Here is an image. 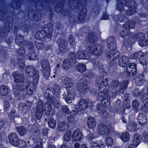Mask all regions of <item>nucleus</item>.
<instances>
[{
  "instance_id": "f257e3e1",
  "label": "nucleus",
  "mask_w": 148,
  "mask_h": 148,
  "mask_svg": "<svg viewBox=\"0 0 148 148\" xmlns=\"http://www.w3.org/2000/svg\"><path fill=\"white\" fill-rule=\"evenodd\" d=\"M96 82L99 84V92L97 97V99L98 100H103L106 99V96L107 100L109 99V97L107 96V93L105 92L108 90L109 86L108 84H104V81L103 77L102 76H98L96 78Z\"/></svg>"
},
{
  "instance_id": "f03ea898",
  "label": "nucleus",
  "mask_w": 148,
  "mask_h": 148,
  "mask_svg": "<svg viewBox=\"0 0 148 148\" xmlns=\"http://www.w3.org/2000/svg\"><path fill=\"white\" fill-rule=\"evenodd\" d=\"M52 110L51 105L47 102L43 103L42 100L39 99L37 103L36 116L38 119H40L43 114V111L45 112L46 114H49Z\"/></svg>"
},
{
  "instance_id": "7ed1b4c3",
  "label": "nucleus",
  "mask_w": 148,
  "mask_h": 148,
  "mask_svg": "<svg viewBox=\"0 0 148 148\" xmlns=\"http://www.w3.org/2000/svg\"><path fill=\"white\" fill-rule=\"evenodd\" d=\"M35 69L33 66H29L26 68V76L29 77L33 76V83L34 85H37L39 79V75H38V71H35Z\"/></svg>"
},
{
  "instance_id": "20e7f679",
  "label": "nucleus",
  "mask_w": 148,
  "mask_h": 148,
  "mask_svg": "<svg viewBox=\"0 0 148 148\" xmlns=\"http://www.w3.org/2000/svg\"><path fill=\"white\" fill-rule=\"evenodd\" d=\"M70 59L72 60L75 62L76 58L79 59L88 60L90 58V54L86 51H79L75 54L73 52H71L69 54Z\"/></svg>"
},
{
  "instance_id": "39448f33",
  "label": "nucleus",
  "mask_w": 148,
  "mask_h": 148,
  "mask_svg": "<svg viewBox=\"0 0 148 148\" xmlns=\"http://www.w3.org/2000/svg\"><path fill=\"white\" fill-rule=\"evenodd\" d=\"M111 127V124L108 122L100 123L98 126V132L102 135H107L109 133Z\"/></svg>"
},
{
  "instance_id": "423d86ee",
  "label": "nucleus",
  "mask_w": 148,
  "mask_h": 148,
  "mask_svg": "<svg viewBox=\"0 0 148 148\" xmlns=\"http://www.w3.org/2000/svg\"><path fill=\"white\" fill-rule=\"evenodd\" d=\"M29 81L27 78H25L23 81L19 85H16L14 91L15 95L20 93V91H24L26 90Z\"/></svg>"
},
{
  "instance_id": "0eeeda50",
  "label": "nucleus",
  "mask_w": 148,
  "mask_h": 148,
  "mask_svg": "<svg viewBox=\"0 0 148 148\" xmlns=\"http://www.w3.org/2000/svg\"><path fill=\"white\" fill-rule=\"evenodd\" d=\"M120 35L124 38L123 42L125 45L127 46L130 43V38L131 36V33L129 29H124L120 33Z\"/></svg>"
},
{
  "instance_id": "6e6552de",
  "label": "nucleus",
  "mask_w": 148,
  "mask_h": 148,
  "mask_svg": "<svg viewBox=\"0 0 148 148\" xmlns=\"http://www.w3.org/2000/svg\"><path fill=\"white\" fill-rule=\"evenodd\" d=\"M58 46L59 49L60 51L65 53L68 50V44L66 42L63 38H60L56 41Z\"/></svg>"
},
{
  "instance_id": "1a4fd4ad",
  "label": "nucleus",
  "mask_w": 148,
  "mask_h": 148,
  "mask_svg": "<svg viewBox=\"0 0 148 148\" xmlns=\"http://www.w3.org/2000/svg\"><path fill=\"white\" fill-rule=\"evenodd\" d=\"M120 56L118 51L115 49H112L107 56L108 59L110 60L111 64H116V60L119 58Z\"/></svg>"
},
{
  "instance_id": "9d476101",
  "label": "nucleus",
  "mask_w": 148,
  "mask_h": 148,
  "mask_svg": "<svg viewBox=\"0 0 148 148\" xmlns=\"http://www.w3.org/2000/svg\"><path fill=\"white\" fill-rule=\"evenodd\" d=\"M129 3L126 5L129 8V9L125 12L126 14L128 16H130L134 14L136 11V2L133 0H129Z\"/></svg>"
},
{
  "instance_id": "9b49d317",
  "label": "nucleus",
  "mask_w": 148,
  "mask_h": 148,
  "mask_svg": "<svg viewBox=\"0 0 148 148\" xmlns=\"http://www.w3.org/2000/svg\"><path fill=\"white\" fill-rule=\"evenodd\" d=\"M136 66L134 63H130L127 64L126 72L127 74L130 76H133L136 73Z\"/></svg>"
},
{
  "instance_id": "f8f14e48",
  "label": "nucleus",
  "mask_w": 148,
  "mask_h": 148,
  "mask_svg": "<svg viewBox=\"0 0 148 148\" xmlns=\"http://www.w3.org/2000/svg\"><path fill=\"white\" fill-rule=\"evenodd\" d=\"M83 137L82 131L79 128L75 130L73 132L72 136V140L73 141H79L81 140Z\"/></svg>"
},
{
  "instance_id": "ddd939ff",
  "label": "nucleus",
  "mask_w": 148,
  "mask_h": 148,
  "mask_svg": "<svg viewBox=\"0 0 148 148\" xmlns=\"http://www.w3.org/2000/svg\"><path fill=\"white\" fill-rule=\"evenodd\" d=\"M8 138L10 143L14 146H18L19 140L16 134L13 133L8 136Z\"/></svg>"
},
{
  "instance_id": "4468645a",
  "label": "nucleus",
  "mask_w": 148,
  "mask_h": 148,
  "mask_svg": "<svg viewBox=\"0 0 148 148\" xmlns=\"http://www.w3.org/2000/svg\"><path fill=\"white\" fill-rule=\"evenodd\" d=\"M96 107L97 111L103 118H106L108 116V114L105 110V108L103 105L101 104H98Z\"/></svg>"
},
{
  "instance_id": "2eb2a0df",
  "label": "nucleus",
  "mask_w": 148,
  "mask_h": 148,
  "mask_svg": "<svg viewBox=\"0 0 148 148\" xmlns=\"http://www.w3.org/2000/svg\"><path fill=\"white\" fill-rule=\"evenodd\" d=\"M107 45L108 48L112 49H116L117 46L115 38L113 36L109 37L107 39Z\"/></svg>"
},
{
  "instance_id": "dca6fc26",
  "label": "nucleus",
  "mask_w": 148,
  "mask_h": 148,
  "mask_svg": "<svg viewBox=\"0 0 148 148\" xmlns=\"http://www.w3.org/2000/svg\"><path fill=\"white\" fill-rule=\"evenodd\" d=\"M55 91L52 88H48L46 90V92L44 94V97L46 98L47 100L48 101H50L52 98L53 97Z\"/></svg>"
},
{
  "instance_id": "f3484780",
  "label": "nucleus",
  "mask_w": 148,
  "mask_h": 148,
  "mask_svg": "<svg viewBox=\"0 0 148 148\" xmlns=\"http://www.w3.org/2000/svg\"><path fill=\"white\" fill-rule=\"evenodd\" d=\"M69 126L65 121L59 123L57 126V129L59 132H66L68 129Z\"/></svg>"
},
{
  "instance_id": "a211bd4d",
  "label": "nucleus",
  "mask_w": 148,
  "mask_h": 148,
  "mask_svg": "<svg viewBox=\"0 0 148 148\" xmlns=\"http://www.w3.org/2000/svg\"><path fill=\"white\" fill-rule=\"evenodd\" d=\"M137 119L138 122L142 125L144 126L147 124V119L145 114L139 113L138 115Z\"/></svg>"
},
{
  "instance_id": "6ab92c4d",
  "label": "nucleus",
  "mask_w": 148,
  "mask_h": 148,
  "mask_svg": "<svg viewBox=\"0 0 148 148\" xmlns=\"http://www.w3.org/2000/svg\"><path fill=\"white\" fill-rule=\"evenodd\" d=\"M13 77L14 79V81L16 83H21L25 79L23 75L21 74H19L18 72L15 71L13 73Z\"/></svg>"
},
{
  "instance_id": "aec40b11",
  "label": "nucleus",
  "mask_w": 148,
  "mask_h": 148,
  "mask_svg": "<svg viewBox=\"0 0 148 148\" xmlns=\"http://www.w3.org/2000/svg\"><path fill=\"white\" fill-rule=\"evenodd\" d=\"M129 3V0L127 1H126L125 0H121V1L119 2L117 4V10L120 12L123 11L124 10V7L126 6V3L128 4Z\"/></svg>"
},
{
  "instance_id": "412c9836",
  "label": "nucleus",
  "mask_w": 148,
  "mask_h": 148,
  "mask_svg": "<svg viewBox=\"0 0 148 148\" xmlns=\"http://www.w3.org/2000/svg\"><path fill=\"white\" fill-rule=\"evenodd\" d=\"M141 138L140 135L138 134H135L132 138V145L134 147H137L140 143Z\"/></svg>"
},
{
  "instance_id": "4be33fe9",
  "label": "nucleus",
  "mask_w": 148,
  "mask_h": 148,
  "mask_svg": "<svg viewBox=\"0 0 148 148\" xmlns=\"http://www.w3.org/2000/svg\"><path fill=\"white\" fill-rule=\"evenodd\" d=\"M82 80L79 81L77 85V89L82 93H85L87 90V85L84 83H81Z\"/></svg>"
},
{
  "instance_id": "5701e85b",
  "label": "nucleus",
  "mask_w": 148,
  "mask_h": 148,
  "mask_svg": "<svg viewBox=\"0 0 148 148\" xmlns=\"http://www.w3.org/2000/svg\"><path fill=\"white\" fill-rule=\"evenodd\" d=\"M145 77L142 74H140L136 77L135 83L136 85L140 86L143 85L144 83Z\"/></svg>"
},
{
  "instance_id": "b1692460",
  "label": "nucleus",
  "mask_w": 148,
  "mask_h": 148,
  "mask_svg": "<svg viewBox=\"0 0 148 148\" xmlns=\"http://www.w3.org/2000/svg\"><path fill=\"white\" fill-rule=\"evenodd\" d=\"M73 62L74 61H73L72 60L70 59V56L68 59H65L64 60L62 63V67L63 68L64 70H69L71 66V63Z\"/></svg>"
},
{
  "instance_id": "393cba45",
  "label": "nucleus",
  "mask_w": 148,
  "mask_h": 148,
  "mask_svg": "<svg viewBox=\"0 0 148 148\" xmlns=\"http://www.w3.org/2000/svg\"><path fill=\"white\" fill-rule=\"evenodd\" d=\"M129 58L126 56H121L119 59V64L121 66L125 67L129 61Z\"/></svg>"
},
{
  "instance_id": "a878e982",
  "label": "nucleus",
  "mask_w": 148,
  "mask_h": 148,
  "mask_svg": "<svg viewBox=\"0 0 148 148\" xmlns=\"http://www.w3.org/2000/svg\"><path fill=\"white\" fill-rule=\"evenodd\" d=\"M87 124L89 128L93 129L96 126V121L95 119L91 116L89 117L87 120Z\"/></svg>"
},
{
  "instance_id": "bb28decb",
  "label": "nucleus",
  "mask_w": 148,
  "mask_h": 148,
  "mask_svg": "<svg viewBox=\"0 0 148 148\" xmlns=\"http://www.w3.org/2000/svg\"><path fill=\"white\" fill-rule=\"evenodd\" d=\"M99 45L93 44L89 45L87 48V50L88 51V53L92 54L94 55V52L96 53V50L98 49V46Z\"/></svg>"
},
{
  "instance_id": "cd10ccee",
  "label": "nucleus",
  "mask_w": 148,
  "mask_h": 148,
  "mask_svg": "<svg viewBox=\"0 0 148 148\" xmlns=\"http://www.w3.org/2000/svg\"><path fill=\"white\" fill-rule=\"evenodd\" d=\"M9 89L6 85H3L0 87V95L2 96L7 95L9 92Z\"/></svg>"
},
{
  "instance_id": "c85d7f7f",
  "label": "nucleus",
  "mask_w": 148,
  "mask_h": 148,
  "mask_svg": "<svg viewBox=\"0 0 148 148\" xmlns=\"http://www.w3.org/2000/svg\"><path fill=\"white\" fill-rule=\"evenodd\" d=\"M64 87L66 88H70L73 85V81L70 78L66 77L65 78L63 81Z\"/></svg>"
},
{
  "instance_id": "c756f323",
  "label": "nucleus",
  "mask_w": 148,
  "mask_h": 148,
  "mask_svg": "<svg viewBox=\"0 0 148 148\" xmlns=\"http://www.w3.org/2000/svg\"><path fill=\"white\" fill-rule=\"evenodd\" d=\"M76 96L75 92L73 89L69 91L68 92V95L66 97L64 98L66 101L73 100Z\"/></svg>"
},
{
  "instance_id": "7c9ffc66",
  "label": "nucleus",
  "mask_w": 148,
  "mask_h": 148,
  "mask_svg": "<svg viewBox=\"0 0 148 148\" xmlns=\"http://www.w3.org/2000/svg\"><path fill=\"white\" fill-rule=\"evenodd\" d=\"M78 108L80 110H84L86 108L87 103V102L84 99H81L78 102Z\"/></svg>"
},
{
  "instance_id": "2f4dec72",
  "label": "nucleus",
  "mask_w": 148,
  "mask_h": 148,
  "mask_svg": "<svg viewBox=\"0 0 148 148\" xmlns=\"http://www.w3.org/2000/svg\"><path fill=\"white\" fill-rule=\"evenodd\" d=\"M31 106V103L29 101H26L25 103L22 104V109L23 111L25 112H27L30 109V108Z\"/></svg>"
},
{
  "instance_id": "473e14b6",
  "label": "nucleus",
  "mask_w": 148,
  "mask_h": 148,
  "mask_svg": "<svg viewBox=\"0 0 148 148\" xmlns=\"http://www.w3.org/2000/svg\"><path fill=\"white\" fill-rule=\"evenodd\" d=\"M59 98L58 96L56 97L55 96L54 97H53L51 100V103L55 108H58L59 106Z\"/></svg>"
},
{
  "instance_id": "72a5a7b5",
  "label": "nucleus",
  "mask_w": 148,
  "mask_h": 148,
  "mask_svg": "<svg viewBox=\"0 0 148 148\" xmlns=\"http://www.w3.org/2000/svg\"><path fill=\"white\" fill-rule=\"evenodd\" d=\"M34 83H29L27 88V93L28 95H31L33 93V91L35 88V86Z\"/></svg>"
},
{
  "instance_id": "f704fd0d",
  "label": "nucleus",
  "mask_w": 148,
  "mask_h": 148,
  "mask_svg": "<svg viewBox=\"0 0 148 148\" xmlns=\"http://www.w3.org/2000/svg\"><path fill=\"white\" fill-rule=\"evenodd\" d=\"M148 62V54L143 52V55L141 56L140 60V62L142 64H146Z\"/></svg>"
},
{
  "instance_id": "c9c22d12",
  "label": "nucleus",
  "mask_w": 148,
  "mask_h": 148,
  "mask_svg": "<svg viewBox=\"0 0 148 148\" xmlns=\"http://www.w3.org/2000/svg\"><path fill=\"white\" fill-rule=\"evenodd\" d=\"M103 142H101L98 144L97 143L95 142H92L91 143V148H105Z\"/></svg>"
},
{
  "instance_id": "e433bc0d",
  "label": "nucleus",
  "mask_w": 148,
  "mask_h": 148,
  "mask_svg": "<svg viewBox=\"0 0 148 148\" xmlns=\"http://www.w3.org/2000/svg\"><path fill=\"white\" fill-rule=\"evenodd\" d=\"M48 123L49 127L53 129L55 128L56 126V121L53 118L49 117Z\"/></svg>"
},
{
  "instance_id": "4c0bfd02",
  "label": "nucleus",
  "mask_w": 148,
  "mask_h": 148,
  "mask_svg": "<svg viewBox=\"0 0 148 148\" xmlns=\"http://www.w3.org/2000/svg\"><path fill=\"white\" fill-rule=\"evenodd\" d=\"M137 124L134 122H129L127 126V129L129 131L133 132L136 130Z\"/></svg>"
},
{
  "instance_id": "58836bf2",
  "label": "nucleus",
  "mask_w": 148,
  "mask_h": 148,
  "mask_svg": "<svg viewBox=\"0 0 148 148\" xmlns=\"http://www.w3.org/2000/svg\"><path fill=\"white\" fill-rule=\"evenodd\" d=\"M135 22L133 21H130L123 25V27L125 28L129 29L134 28L135 27Z\"/></svg>"
},
{
  "instance_id": "ea45409f",
  "label": "nucleus",
  "mask_w": 148,
  "mask_h": 148,
  "mask_svg": "<svg viewBox=\"0 0 148 148\" xmlns=\"http://www.w3.org/2000/svg\"><path fill=\"white\" fill-rule=\"evenodd\" d=\"M77 71L80 73L85 71L86 70V67L85 64L83 63H79L76 67Z\"/></svg>"
},
{
  "instance_id": "a19ab883",
  "label": "nucleus",
  "mask_w": 148,
  "mask_h": 148,
  "mask_svg": "<svg viewBox=\"0 0 148 148\" xmlns=\"http://www.w3.org/2000/svg\"><path fill=\"white\" fill-rule=\"evenodd\" d=\"M128 82L127 80H124L120 87L119 90L123 94L127 87Z\"/></svg>"
},
{
  "instance_id": "79ce46f5",
  "label": "nucleus",
  "mask_w": 148,
  "mask_h": 148,
  "mask_svg": "<svg viewBox=\"0 0 148 148\" xmlns=\"http://www.w3.org/2000/svg\"><path fill=\"white\" fill-rule=\"evenodd\" d=\"M18 132L21 136H23L26 133L27 129L23 126L18 127H17Z\"/></svg>"
},
{
  "instance_id": "37998d69",
  "label": "nucleus",
  "mask_w": 148,
  "mask_h": 148,
  "mask_svg": "<svg viewBox=\"0 0 148 148\" xmlns=\"http://www.w3.org/2000/svg\"><path fill=\"white\" fill-rule=\"evenodd\" d=\"M142 55L143 52L141 51H138L131 54L130 56V58L131 59H138L139 61H140V58L141 57V56Z\"/></svg>"
},
{
  "instance_id": "c03bdc74",
  "label": "nucleus",
  "mask_w": 148,
  "mask_h": 148,
  "mask_svg": "<svg viewBox=\"0 0 148 148\" xmlns=\"http://www.w3.org/2000/svg\"><path fill=\"white\" fill-rule=\"evenodd\" d=\"M120 138L124 142H126L129 139V133L126 132L123 133L120 136Z\"/></svg>"
},
{
  "instance_id": "a18cd8bd",
  "label": "nucleus",
  "mask_w": 148,
  "mask_h": 148,
  "mask_svg": "<svg viewBox=\"0 0 148 148\" xmlns=\"http://www.w3.org/2000/svg\"><path fill=\"white\" fill-rule=\"evenodd\" d=\"M41 65L42 69L50 68L49 62L46 60H43L41 61Z\"/></svg>"
},
{
  "instance_id": "49530a36",
  "label": "nucleus",
  "mask_w": 148,
  "mask_h": 148,
  "mask_svg": "<svg viewBox=\"0 0 148 148\" xmlns=\"http://www.w3.org/2000/svg\"><path fill=\"white\" fill-rule=\"evenodd\" d=\"M120 84V82L117 79L112 80L110 84V87L112 89L117 88Z\"/></svg>"
},
{
  "instance_id": "de8ad7c7",
  "label": "nucleus",
  "mask_w": 148,
  "mask_h": 148,
  "mask_svg": "<svg viewBox=\"0 0 148 148\" xmlns=\"http://www.w3.org/2000/svg\"><path fill=\"white\" fill-rule=\"evenodd\" d=\"M31 131L33 132L32 133V136L33 138H34L39 135V131L38 130L35 126H33L32 127Z\"/></svg>"
},
{
  "instance_id": "09e8293b",
  "label": "nucleus",
  "mask_w": 148,
  "mask_h": 148,
  "mask_svg": "<svg viewBox=\"0 0 148 148\" xmlns=\"http://www.w3.org/2000/svg\"><path fill=\"white\" fill-rule=\"evenodd\" d=\"M145 34L142 32H139L134 34L133 36V38L138 40H140L144 38Z\"/></svg>"
},
{
  "instance_id": "8fccbe9b",
  "label": "nucleus",
  "mask_w": 148,
  "mask_h": 148,
  "mask_svg": "<svg viewBox=\"0 0 148 148\" xmlns=\"http://www.w3.org/2000/svg\"><path fill=\"white\" fill-rule=\"evenodd\" d=\"M43 74L44 77L46 79H48L50 75V68L42 69Z\"/></svg>"
},
{
  "instance_id": "3c124183",
  "label": "nucleus",
  "mask_w": 148,
  "mask_h": 148,
  "mask_svg": "<svg viewBox=\"0 0 148 148\" xmlns=\"http://www.w3.org/2000/svg\"><path fill=\"white\" fill-rule=\"evenodd\" d=\"M103 50V47L100 45H99L98 46V49L96 50V53H95V52H93V53H94V55L96 56H100L102 53Z\"/></svg>"
},
{
  "instance_id": "603ef678",
  "label": "nucleus",
  "mask_w": 148,
  "mask_h": 148,
  "mask_svg": "<svg viewBox=\"0 0 148 148\" xmlns=\"http://www.w3.org/2000/svg\"><path fill=\"white\" fill-rule=\"evenodd\" d=\"M23 40V37L21 35H17L15 42L16 43H18L19 45H21L22 44V42Z\"/></svg>"
},
{
  "instance_id": "864d4df0",
  "label": "nucleus",
  "mask_w": 148,
  "mask_h": 148,
  "mask_svg": "<svg viewBox=\"0 0 148 148\" xmlns=\"http://www.w3.org/2000/svg\"><path fill=\"white\" fill-rule=\"evenodd\" d=\"M92 63L94 66H96L97 65L99 67V71L100 72H104L103 69V66L101 65L99 66V63H98V61L94 60L92 61Z\"/></svg>"
},
{
  "instance_id": "5fc2aeb1",
  "label": "nucleus",
  "mask_w": 148,
  "mask_h": 148,
  "mask_svg": "<svg viewBox=\"0 0 148 148\" xmlns=\"http://www.w3.org/2000/svg\"><path fill=\"white\" fill-rule=\"evenodd\" d=\"M71 136V133L69 131L67 132L64 134V139L65 141L68 142L70 140Z\"/></svg>"
},
{
  "instance_id": "6e6d98bb",
  "label": "nucleus",
  "mask_w": 148,
  "mask_h": 148,
  "mask_svg": "<svg viewBox=\"0 0 148 148\" xmlns=\"http://www.w3.org/2000/svg\"><path fill=\"white\" fill-rule=\"evenodd\" d=\"M138 43L140 46L143 47L148 45V41L143 38L139 40Z\"/></svg>"
},
{
  "instance_id": "4d7b16f0",
  "label": "nucleus",
  "mask_w": 148,
  "mask_h": 148,
  "mask_svg": "<svg viewBox=\"0 0 148 148\" xmlns=\"http://www.w3.org/2000/svg\"><path fill=\"white\" fill-rule=\"evenodd\" d=\"M142 139L145 143L148 144V133L144 132L143 134Z\"/></svg>"
},
{
  "instance_id": "13d9d810",
  "label": "nucleus",
  "mask_w": 148,
  "mask_h": 148,
  "mask_svg": "<svg viewBox=\"0 0 148 148\" xmlns=\"http://www.w3.org/2000/svg\"><path fill=\"white\" fill-rule=\"evenodd\" d=\"M42 141L41 138H37L36 140V146L34 148H42Z\"/></svg>"
},
{
  "instance_id": "bf43d9fd",
  "label": "nucleus",
  "mask_w": 148,
  "mask_h": 148,
  "mask_svg": "<svg viewBox=\"0 0 148 148\" xmlns=\"http://www.w3.org/2000/svg\"><path fill=\"white\" fill-rule=\"evenodd\" d=\"M86 16V13L85 12L81 13L79 15L78 19L79 20L80 22H83L85 20Z\"/></svg>"
},
{
  "instance_id": "052dcab7",
  "label": "nucleus",
  "mask_w": 148,
  "mask_h": 148,
  "mask_svg": "<svg viewBox=\"0 0 148 148\" xmlns=\"http://www.w3.org/2000/svg\"><path fill=\"white\" fill-rule=\"evenodd\" d=\"M27 56L30 60H35L36 59V54L33 52H32L28 53Z\"/></svg>"
},
{
  "instance_id": "680f3d73",
  "label": "nucleus",
  "mask_w": 148,
  "mask_h": 148,
  "mask_svg": "<svg viewBox=\"0 0 148 148\" xmlns=\"http://www.w3.org/2000/svg\"><path fill=\"white\" fill-rule=\"evenodd\" d=\"M62 110L66 114H69L71 113V111L68 106H62Z\"/></svg>"
},
{
  "instance_id": "e2e57ef3",
  "label": "nucleus",
  "mask_w": 148,
  "mask_h": 148,
  "mask_svg": "<svg viewBox=\"0 0 148 148\" xmlns=\"http://www.w3.org/2000/svg\"><path fill=\"white\" fill-rule=\"evenodd\" d=\"M106 143L107 145H111L113 143V139L110 137H108L106 140Z\"/></svg>"
},
{
  "instance_id": "0e129e2a",
  "label": "nucleus",
  "mask_w": 148,
  "mask_h": 148,
  "mask_svg": "<svg viewBox=\"0 0 148 148\" xmlns=\"http://www.w3.org/2000/svg\"><path fill=\"white\" fill-rule=\"evenodd\" d=\"M25 51L23 47H21L17 51L18 55L19 56H23L25 54Z\"/></svg>"
},
{
  "instance_id": "69168bd1",
  "label": "nucleus",
  "mask_w": 148,
  "mask_h": 148,
  "mask_svg": "<svg viewBox=\"0 0 148 148\" xmlns=\"http://www.w3.org/2000/svg\"><path fill=\"white\" fill-rule=\"evenodd\" d=\"M88 38L89 42L92 43L95 42L96 39V37L95 36L90 34L88 35Z\"/></svg>"
},
{
  "instance_id": "338daca9",
  "label": "nucleus",
  "mask_w": 148,
  "mask_h": 148,
  "mask_svg": "<svg viewBox=\"0 0 148 148\" xmlns=\"http://www.w3.org/2000/svg\"><path fill=\"white\" fill-rule=\"evenodd\" d=\"M4 110L7 112L9 111L11 109V108L10 106L9 103L7 101L5 102L4 104Z\"/></svg>"
},
{
  "instance_id": "774afa93",
  "label": "nucleus",
  "mask_w": 148,
  "mask_h": 148,
  "mask_svg": "<svg viewBox=\"0 0 148 148\" xmlns=\"http://www.w3.org/2000/svg\"><path fill=\"white\" fill-rule=\"evenodd\" d=\"M125 16L124 14H119L118 17V20L120 22H122L124 21L125 19Z\"/></svg>"
}]
</instances>
